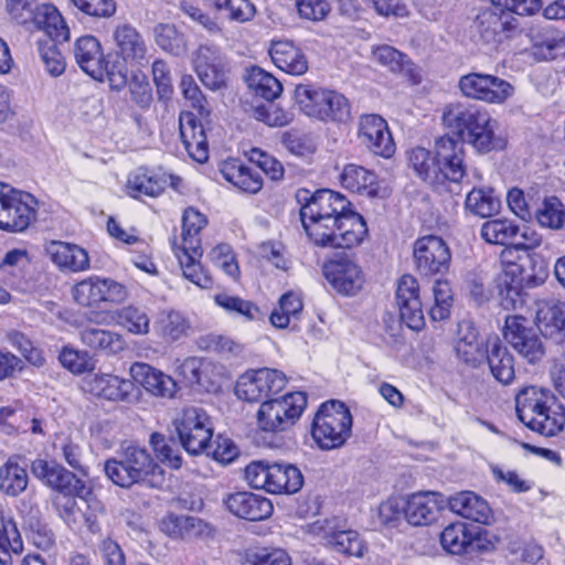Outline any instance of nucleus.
Segmentation results:
<instances>
[{"instance_id":"f3484780","label":"nucleus","mask_w":565,"mask_h":565,"mask_svg":"<svg viewBox=\"0 0 565 565\" xmlns=\"http://www.w3.org/2000/svg\"><path fill=\"white\" fill-rule=\"evenodd\" d=\"M458 86L463 96L490 104H501L514 92L509 82L483 73H469L461 76Z\"/></svg>"},{"instance_id":"2eb2a0df","label":"nucleus","mask_w":565,"mask_h":565,"mask_svg":"<svg viewBox=\"0 0 565 565\" xmlns=\"http://www.w3.org/2000/svg\"><path fill=\"white\" fill-rule=\"evenodd\" d=\"M323 275L340 295L354 296L364 285V275L353 257L347 253L334 255L323 265Z\"/></svg>"},{"instance_id":"f257e3e1","label":"nucleus","mask_w":565,"mask_h":565,"mask_svg":"<svg viewBox=\"0 0 565 565\" xmlns=\"http://www.w3.org/2000/svg\"><path fill=\"white\" fill-rule=\"evenodd\" d=\"M443 125L446 135L457 137L461 145H470L479 153L503 149V142L495 136L497 120L482 107L473 104L452 103L443 109Z\"/></svg>"},{"instance_id":"09e8293b","label":"nucleus","mask_w":565,"mask_h":565,"mask_svg":"<svg viewBox=\"0 0 565 565\" xmlns=\"http://www.w3.org/2000/svg\"><path fill=\"white\" fill-rule=\"evenodd\" d=\"M70 38H63V42H57L56 38H41L38 41V50L45 71L53 77H57L65 72L66 61L62 53L61 45L67 42Z\"/></svg>"},{"instance_id":"37998d69","label":"nucleus","mask_w":565,"mask_h":565,"mask_svg":"<svg viewBox=\"0 0 565 565\" xmlns=\"http://www.w3.org/2000/svg\"><path fill=\"white\" fill-rule=\"evenodd\" d=\"M408 166L424 182L438 185L439 168L437 152L433 153L424 147H416L407 152Z\"/></svg>"},{"instance_id":"a18cd8bd","label":"nucleus","mask_w":565,"mask_h":565,"mask_svg":"<svg viewBox=\"0 0 565 565\" xmlns=\"http://www.w3.org/2000/svg\"><path fill=\"white\" fill-rule=\"evenodd\" d=\"M190 328L188 319L179 311L162 310L158 313L153 330L163 342L171 343L186 335Z\"/></svg>"},{"instance_id":"f03ea898","label":"nucleus","mask_w":565,"mask_h":565,"mask_svg":"<svg viewBox=\"0 0 565 565\" xmlns=\"http://www.w3.org/2000/svg\"><path fill=\"white\" fill-rule=\"evenodd\" d=\"M515 411L526 427L543 436H555L565 425V409L548 390L536 386L521 390L515 396Z\"/></svg>"},{"instance_id":"4be33fe9","label":"nucleus","mask_w":565,"mask_h":565,"mask_svg":"<svg viewBox=\"0 0 565 565\" xmlns=\"http://www.w3.org/2000/svg\"><path fill=\"white\" fill-rule=\"evenodd\" d=\"M404 519L414 526L435 522L446 507V498L438 492H417L404 499Z\"/></svg>"},{"instance_id":"412c9836","label":"nucleus","mask_w":565,"mask_h":565,"mask_svg":"<svg viewBox=\"0 0 565 565\" xmlns=\"http://www.w3.org/2000/svg\"><path fill=\"white\" fill-rule=\"evenodd\" d=\"M358 137L361 143L376 156L391 158L395 152V143L387 122L379 115L361 117Z\"/></svg>"},{"instance_id":"a878e982","label":"nucleus","mask_w":565,"mask_h":565,"mask_svg":"<svg viewBox=\"0 0 565 565\" xmlns=\"http://www.w3.org/2000/svg\"><path fill=\"white\" fill-rule=\"evenodd\" d=\"M483 362L499 383L509 385L514 380V358L498 335L487 339Z\"/></svg>"},{"instance_id":"dca6fc26","label":"nucleus","mask_w":565,"mask_h":565,"mask_svg":"<svg viewBox=\"0 0 565 565\" xmlns=\"http://www.w3.org/2000/svg\"><path fill=\"white\" fill-rule=\"evenodd\" d=\"M297 201L302 204L300 210L301 222L308 218H321L326 221L335 218L351 206L347 198L329 189H322L315 193L301 189L296 194Z\"/></svg>"},{"instance_id":"a211bd4d","label":"nucleus","mask_w":565,"mask_h":565,"mask_svg":"<svg viewBox=\"0 0 565 565\" xmlns=\"http://www.w3.org/2000/svg\"><path fill=\"white\" fill-rule=\"evenodd\" d=\"M32 475L44 484L65 495L82 497L85 483L62 465L38 458L31 462Z\"/></svg>"},{"instance_id":"58836bf2","label":"nucleus","mask_w":565,"mask_h":565,"mask_svg":"<svg viewBox=\"0 0 565 565\" xmlns=\"http://www.w3.org/2000/svg\"><path fill=\"white\" fill-rule=\"evenodd\" d=\"M224 179L244 192L257 193L263 186V178L255 167L236 160L225 162L221 169Z\"/></svg>"},{"instance_id":"6ab92c4d","label":"nucleus","mask_w":565,"mask_h":565,"mask_svg":"<svg viewBox=\"0 0 565 565\" xmlns=\"http://www.w3.org/2000/svg\"><path fill=\"white\" fill-rule=\"evenodd\" d=\"M435 150L440 174L438 184H443L447 180L459 183L467 174L463 145L454 137L444 135L435 140Z\"/></svg>"},{"instance_id":"c85d7f7f","label":"nucleus","mask_w":565,"mask_h":565,"mask_svg":"<svg viewBox=\"0 0 565 565\" xmlns=\"http://www.w3.org/2000/svg\"><path fill=\"white\" fill-rule=\"evenodd\" d=\"M480 534L479 526H469L466 523L457 522L444 529L440 534V543L451 554L471 553L480 548Z\"/></svg>"},{"instance_id":"052dcab7","label":"nucleus","mask_w":565,"mask_h":565,"mask_svg":"<svg viewBox=\"0 0 565 565\" xmlns=\"http://www.w3.org/2000/svg\"><path fill=\"white\" fill-rule=\"evenodd\" d=\"M207 220L204 214L194 207H188L182 215V243L179 247H201L199 237L201 230L206 225Z\"/></svg>"},{"instance_id":"79ce46f5","label":"nucleus","mask_w":565,"mask_h":565,"mask_svg":"<svg viewBox=\"0 0 565 565\" xmlns=\"http://www.w3.org/2000/svg\"><path fill=\"white\" fill-rule=\"evenodd\" d=\"M81 342L94 351H103L107 354H115L124 349L122 337L114 331L84 327L79 330Z\"/></svg>"},{"instance_id":"e433bc0d","label":"nucleus","mask_w":565,"mask_h":565,"mask_svg":"<svg viewBox=\"0 0 565 565\" xmlns=\"http://www.w3.org/2000/svg\"><path fill=\"white\" fill-rule=\"evenodd\" d=\"M168 179L171 175L157 174L146 169L139 168L128 178L127 192L130 196L139 199L143 195L150 198L159 196L168 185Z\"/></svg>"},{"instance_id":"f8f14e48","label":"nucleus","mask_w":565,"mask_h":565,"mask_svg":"<svg viewBox=\"0 0 565 565\" xmlns=\"http://www.w3.org/2000/svg\"><path fill=\"white\" fill-rule=\"evenodd\" d=\"M286 383V375L276 369L250 370L238 377L235 394L248 403H263L280 393Z\"/></svg>"},{"instance_id":"4468645a","label":"nucleus","mask_w":565,"mask_h":565,"mask_svg":"<svg viewBox=\"0 0 565 565\" xmlns=\"http://www.w3.org/2000/svg\"><path fill=\"white\" fill-rule=\"evenodd\" d=\"M503 337L519 355L531 364L541 361L545 354L537 330L522 316H507Z\"/></svg>"},{"instance_id":"cd10ccee","label":"nucleus","mask_w":565,"mask_h":565,"mask_svg":"<svg viewBox=\"0 0 565 565\" xmlns=\"http://www.w3.org/2000/svg\"><path fill=\"white\" fill-rule=\"evenodd\" d=\"M180 136L189 156L203 163L209 159V146L201 122L190 113H181L179 117Z\"/></svg>"},{"instance_id":"473e14b6","label":"nucleus","mask_w":565,"mask_h":565,"mask_svg":"<svg viewBox=\"0 0 565 565\" xmlns=\"http://www.w3.org/2000/svg\"><path fill=\"white\" fill-rule=\"evenodd\" d=\"M29 31L42 32L44 35H70V28L58 8L50 2L39 3L33 8Z\"/></svg>"},{"instance_id":"338daca9","label":"nucleus","mask_w":565,"mask_h":565,"mask_svg":"<svg viewBox=\"0 0 565 565\" xmlns=\"http://www.w3.org/2000/svg\"><path fill=\"white\" fill-rule=\"evenodd\" d=\"M535 217L543 227L558 230L563 226L565 220L563 204L555 196L545 199L542 206L537 209Z\"/></svg>"},{"instance_id":"393cba45","label":"nucleus","mask_w":565,"mask_h":565,"mask_svg":"<svg viewBox=\"0 0 565 565\" xmlns=\"http://www.w3.org/2000/svg\"><path fill=\"white\" fill-rule=\"evenodd\" d=\"M535 323L542 335L565 342V302L551 299L537 302Z\"/></svg>"},{"instance_id":"e2e57ef3","label":"nucleus","mask_w":565,"mask_h":565,"mask_svg":"<svg viewBox=\"0 0 565 565\" xmlns=\"http://www.w3.org/2000/svg\"><path fill=\"white\" fill-rule=\"evenodd\" d=\"M497 281L533 288L542 284V271L539 269V275L536 276H524L522 256H519L516 262H509L504 266L502 273L498 276Z\"/></svg>"},{"instance_id":"774afa93","label":"nucleus","mask_w":565,"mask_h":565,"mask_svg":"<svg viewBox=\"0 0 565 565\" xmlns=\"http://www.w3.org/2000/svg\"><path fill=\"white\" fill-rule=\"evenodd\" d=\"M249 565H291L288 553L280 548L259 547L246 555Z\"/></svg>"},{"instance_id":"864d4df0","label":"nucleus","mask_w":565,"mask_h":565,"mask_svg":"<svg viewBox=\"0 0 565 565\" xmlns=\"http://www.w3.org/2000/svg\"><path fill=\"white\" fill-rule=\"evenodd\" d=\"M205 526L201 519L184 514H169L160 523L161 531L175 539L199 535Z\"/></svg>"},{"instance_id":"c9c22d12","label":"nucleus","mask_w":565,"mask_h":565,"mask_svg":"<svg viewBox=\"0 0 565 565\" xmlns=\"http://www.w3.org/2000/svg\"><path fill=\"white\" fill-rule=\"evenodd\" d=\"M338 242L337 248H352L361 244L367 235L366 222L362 215L347 207L337 217Z\"/></svg>"},{"instance_id":"72a5a7b5","label":"nucleus","mask_w":565,"mask_h":565,"mask_svg":"<svg viewBox=\"0 0 565 565\" xmlns=\"http://www.w3.org/2000/svg\"><path fill=\"white\" fill-rule=\"evenodd\" d=\"M486 347L479 341V332L471 321H461L458 324V340L456 352L458 358L467 365L478 367L483 363Z\"/></svg>"},{"instance_id":"20e7f679","label":"nucleus","mask_w":565,"mask_h":565,"mask_svg":"<svg viewBox=\"0 0 565 565\" xmlns=\"http://www.w3.org/2000/svg\"><path fill=\"white\" fill-rule=\"evenodd\" d=\"M352 416L344 403L335 399L323 403L313 419L311 435L323 450L341 447L351 436Z\"/></svg>"},{"instance_id":"aec40b11","label":"nucleus","mask_w":565,"mask_h":565,"mask_svg":"<svg viewBox=\"0 0 565 565\" xmlns=\"http://www.w3.org/2000/svg\"><path fill=\"white\" fill-rule=\"evenodd\" d=\"M395 299L401 321L412 330H420L425 326V319L418 281L414 276L406 274L398 279Z\"/></svg>"},{"instance_id":"39448f33","label":"nucleus","mask_w":565,"mask_h":565,"mask_svg":"<svg viewBox=\"0 0 565 565\" xmlns=\"http://www.w3.org/2000/svg\"><path fill=\"white\" fill-rule=\"evenodd\" d=\"M245 479L255 489L269 493H296L303 484L301 471L287 462L253 461L245 468Z\"/></svg>"},{"instance_id":"49530a36","label":"nucleus","mask_w":565,"mask_h":565,"mask_svg":"<svg viewBox=\"0 0 565 565\" xmlns=\"http://www.w3.org/2000/svg\"><path fill=\"white\" fill-rule=\"evenodd\" d=\"M520 232L519 225L507 218L487 221L481 227L482 238L490 244L508 246L503 255L513 248Z\"/></svg>"},{"instance_id":"4c0bfd02","label":"nucleus","mask_w":565,"mask_h":565,"mask_svg":"<svg viewBox=\"0 0 565 565\" xmlns=\"http://www.w3.org/2000/svg\"><path fill=\"white\" fill-rule=\"evenodd\" d=\"M19 460V456H11L0 466V492L7 497L17 498L28 488L29 475Z\"/></svg>"},{"instance_id":"4d7b16f0","label":"nucleus","mask_w":565,"mask_h":565,"mask_svg":"<svg viewBox=\"0 0 565 565\" xmlns=\"http://www.w3.org/2000/svg\"><path fill=\"white\" fill-rule=\"evenodd\" d=\"M531 47L521 51L533 62L556 60L565 56V38H532Z\"/></svg>"},{"instance_id":"7ed1b4c3","label":"nucleus","mask_w":565,"mask_h":565,"mask_svg":"<svg viewBox=\"0 0 565 565\" xmlns=\"http://www.w3.org/2000/svg\"><path fill=\"white\" fill-rule=\"evenodd\" d=\"M104 470L115 484L122 488L141 482L153 484L149 477L162 475L161 468L150 452L137 445L121 447L116 457L106 460Z\"/></svg>"},{"instance_id":"9b49d317","label":"nucleus","mask_w":565,"mask_h":565,"mask_svg":"<svg viewBox=\"0 0 565 565\" xmlns=\"http://www.w3.org/2000/svg\"><path fill=\"white\" fill-rule=\"evenodd\" d=\"M174 426L181 446L189 454L198 455L212 447L213 427L204 409L185 408L174 420Z\"/></svg>"},{"instance_id":"ddd939ff","label":"nucleus","mask_w":565,"mask_h":565,"mask_svg":"<svg viewBox=\"0 0 565 565\" xmlns=\"http://www.w3.org/2000/svg\"><path fill=\"white\" fill-rule=\"evenodd\" d=\"M415 269L422 277L445 275L450 266L451 253L445 241L427 235L415 241L413 247Z\"/></svg>"},{"instance_id":"bf43d9fd","label":"nucleus","mask_w":565,"mask_h":565,"mask_svg":"<svg viewBox=\"0 0 565 565\" xmlns=\"http://www.w3.org/2000/svg\"><path fill=\"white\" fill-rule=\"evenodd\" d=\"M303 308L302 300L296 292L289 291L280 297L278 308L270 313V323L278 329L287 328L290 320L298 319Z\"/></svg>"},{"instance_id":"13d9d810","label":"nucleus","mask_w":565,"mask_h":565,"mask_svg":"<svg viewBox=\"0 0 565 565\" xmlns=\"http://www.w3.org/2000/svg\"><path fill=\"white\" fill-rule=\"evenodd\" d=\"M23 542L17 524L13 521H1L0 524V564L12 565V554L20 555Z\"/></svg>"},{"instance_id":"9d476101","label":"nucleus","mask_w":565,"mask_h":565,"mask_svg":"<svg viewBox=\"0 0 565 565\" xmlns=\"http://www.w3.org/2000/svg\"><path fill=\"white\" fill-rule=\"evenodd\" d=\"M38 200L29 192L0 191V230L22 233L36 220Z\"/></svg>"},{"instance_id":"1a4fd4ad","label":"nucleus","mask_w":565,"mask_h":565,"mask_svg":"<svg viewBox=\"0 0 565 565\" xmlns=\"http://www.w3.org/2000/svg\"><path fill=\"white\" fill-rule=\"evenodd\" d=\"M75 302L82 307L100 308L125 302L129 297L126 285L113 278L93 275L75 284L72 289Z\"/></svg>"},{"instance_id":"423d86ee","label":"nucleus","mask_w":565,"mask_h":565,"mask_svg":"<svg viewBox=\"0 0 565 565\" xmlns=\"http://www.w3.org/2000/svg\"><path fill=\"white\" fill-rule=\"evenodd\" d=\"M492 2L503 4L505 9H501L500 12L488 9L477 15L480 35L521 33L520 18L534 15L543 8L542 0H492Z\"/></svg>"},{"instance_id":"3c124183","label":"nucleus","mask_w":565,"mask_h":565,"mask_svg":"<svg viewBox=\"0 0 565 565\" xmlns=\"http://www.w3.org/2000/svg\"><path fill=\"white\" fill-rule=\"evenodd\" d=\"M465 207L473 215L490 217L499 212L501 201L492 189L473 188L466 196Z\"/></svg>"},{"instance_id":"7c9ffc66","label":"nucleus","mask_w":565,"mask_h":565,"mask_svg":"<svg viewBox=\"0 0 565 565\" xmlns=\"http://www.w3.org/2000/svg\"><path fill=\"white\" fill-rule=\"evenodd\" d=\"M269 55L274 64L288 74L302 75L308 71L303 52L288 39L271 41Z\"/></svg>"},{"instance_id":"de8ad7c7","label":"nucleus","mask_w":565,"mask_h":565,"mask_svg":"<svg viewBox=\"0 0 565 565\" xmlns=\"http://www.w3.org/2000/svg\"><path fill=\"white\" fill-rule=\"evenodd\" d=\"M245 82L256 96L268 102L279 97L282 92L281 83L258 66H253L246 71Z\"/></svg>"},{"instance_id":"ea45409f","label":"nucleus","mask_w":565,"mask_h":565,"mask_svg":"<svg viewBox=\"0 0 565 565\" xmlns=\"http://www.w3.org/2000/svg\"><path fill=\"white\" fill-rule=\"evenodd\" d=\"M174 254L179 260L182 274L188 280L200 288L211 287L212 278L204 271L199 262L202 256L201 247H194L193 249H188V247H175Z\"/></svg>"},{"instance_id":"603ef678","label":"nucleus","mask_w":565,"mask_h":565,"mask_svg":"<svg viewBox=\"0 0 565 565\" xmlns=\"http://www.w3.org/2000/svg\"><path fill=\"white\" fill-rule=\"evenodd\" d=\"M302 226L312 241V243L320 247L337 248L338 242V224L337 217L326 221L321 218H308L301 222Z\"/></svg>"},{"instance_id":"5701e85b","label":"nucleus","mask_w":565,"mask_h":565,"mask_svg":"<svg viewBox=\"0 0 565 565\" xmlns=\"http://www.w3.org/2000/svg\"><path fill=\"white\" fill-rule=\"evenodd\" d=\"M224 504L233 515L253 522L269 518L274 511L269 499L247 491L228 494Z\"/></svg>"},{"instance_id":"6e6d98bb","label":"nucleus","mask_w":565,"mask_h":565,"mask_svg":"<svg viewBox=\"0 0 565 565\" xmlns=\"http://www.w3.org/2000/svg\"><path fill=\"white\" fill-rule=\"evenodd\" d=\"M326 92V88L312 84H299L294 90V99L303 114L319 119Z\"/></svg>"},{"instance_id":"8fccbe9b","label":"nucleus","mask_w":565,"mask_h":565,"mask_svg":"<svg viewBox=\"0 0 565 565\" xmlns=\"http://www.w3.org/2000/svg\"><path fill=\"white\" fill-rule=\"evenodd\" d=\"M111 318L117 326L132 334L143 335L150 330V318L147 311L138 306L121 307L113 313Z\"/></svg>"},{"instance_id":"5fc2aeb1","label":"nucleus","mask_w":565,"mask_h":565,"mask_svg":"<svg viewBox=\"0 0 565 565\" xmlns=\"http://www.w3.org/2000/svg\"><path fill=\"white\" fill-rule=\"evenodd\" d=\"M341 184L351 192L373 194L376 192L373 188L376 175L361 166L347 164L341 174Z\"/></svg>"},{"instance_id":"c756f323","label":"nucleus","mask_w":565,"mask_h":565,"mask_svg":"<svg viewBox=\"0 0 565 565\" xmlns=\"http://www.w3.org/2000/svg\"><path fill=\"white\" fill-rule=\"evenodd\" d=\"M446 507L468 520L487 524L492 518V510L489 503L472 491H461L446 498Z\"/></svg>"},{"instance_id":"f704fd0d","label":"nucleus","mask_w":565,"mask_h":565,"mask_svg":"<svg viewBox=\"0 0 565 565\" xmlns=\"http://www.w3.org/2000/svg\"><path fill=\"white\" fill-rule=\"evenodd\" d=\"M46 252L51 260L63 270L78 273L89 268L88 254L78 245L54 241Z\"/></svg>"},{"instance_id":"69168bd1","label":"nucleus","mask_w":565,"mask_h":565,"mask_svg":"<svg viewBox=\"0 0 565 565\" xmlns=\"http://www.w3.org/2000/svg\"><path fill=\"white\" fill-rule=\"evenodd\" d=\"M7 339L11 347L18 350L30 364L36 367L44 365L45 358L43 351L34 345L32 340L23 332L11 330L7 333Z\"/></svg>"},{"instance_id":"680f3d73","label":"nucleus","mask_w":565,"mask_h":565,"mask_svg":"<svg viewBox=\"0 0 565 565\" xmlns=\"http://www.w3.org/2000/svg\"><path fill=\"white\" fill-rule=\"evenodd\" d=\"M321 103L320 120L345 121L350 117V104L340 93L327 89L326 98Z\"/></svg>"},{"instance_id":"0eeeda50","label":"nucleus","mask_w":565,"mask_h":565,"mask_svg":"<svg viewBox=\"0 0 565 565\" xmlns=\"http://www.w3.org/2000/svg\"><path fill=\"white\" fill-rule=\"evenodd\" d=\"M347 526L345 518L331 516L308 524V533L320 539L321 543L333 552L348 556H363L364 541L359 532Z\"/></svg>"},{"instance_id":"b1692460","label":"nucleus","mask_w":565,"mask_h":565,"mask_svg":"<svg viewBox=\"0 0 565 565\" xmlns=\"http://www.w3.org/2000/svg\"><path fill=\"white\" fill-rule=\"evenodd\" d=\"M82 388L96 397L107 401H124L132 388V383L110 373H87L82 380Z\"/></svg>"},{"instance_id":"c03bdc74","label":"nucleus","mask_w":565,"mask_h":565,"mask_svg":"<svg viewBox=\"0 0 565 565\" xmlns=\"http://www.w3.org/2000/svg\"><path fill=\"white\" fill-rule=\"evenodd\" d=\"M372 57L375 62L394 73L405 72L413 84H419L422 81L420 75L414 68L407 56L393 46H376L372 51Z\"/></svg>"},{"instance_id":"0e129e2a","label":"nucleus","mask_w":565,"mask_h":565,"mask_svg":"<svg viewBox=\"0 0 565 565\" xmlns=\"http://www.w3.org/2000/svg\"><path fill=\"white\" fill-rule=\"evenodd\" d=\"M215 303L226 310L228 313H233L250 321L258 319L260 316L259 308L249 300L242 299L237 296L228 294H218L214 297Z\"/></svg>"},{"instance_id":"bb28decb","label":"nucleus","mask_w":565,"mask_h":565,"mask_svg":"<svg viewBox=\"0 0 565 565\" xmlns=\"http://www.w3.org/2000/svg\"><path fill=\"white\" fill-rule=\"evenodd\" d=\"M130 375L151 395L171 398L177 392V382L150 364L135 362L130 366Z\"/></svg>"},{"instance_id":"6e6552de","label":"nucleus","mask_w":565,"mask_h":565,"mask_svg":"<svg viewBox=\"0 0 565 565\" xmlns=\"http://www.w3.org/2000/svg\"><path fill=\"white\" fill-rule=\"evenodd\" d=\"M307 405L302 392L288 393L279 398L264 401L257 412L258 427L268 433L285 430L300 417Z\"/></svg>"},{"instance_id":"2f4dec72","label":"nucleus","mask_w":565,"mask_h":565,"mask_svg":"<svg viewBox=\"0 0 565 565\" xmlns=\"http://www.w3.org/2000/svg\"><path fill=\"white\" fill-rule=\"evenodd\" d=\"M74 54L79 67L92 78L103 82L102 65L106 57L97 38H77Z\"/></svg>"},{"instance_id":"a19ab883","label":"nucleus","mask_w":565,"mask_h":565,"mask_svg":"<svg viewBox=\"0 0 565 565\" xmlns=\"http://www.w3.org/2000/svg\"><path fill=\"white\" fill-rule=\"evenodd\" d=\"M30 266L31 259L26 249L14 248L9 250L0 263V274L8 286L20 288Z\"/></svg>"}]
</instances>
